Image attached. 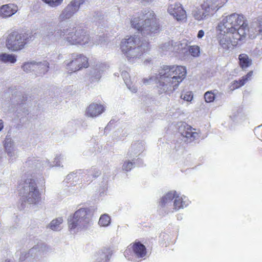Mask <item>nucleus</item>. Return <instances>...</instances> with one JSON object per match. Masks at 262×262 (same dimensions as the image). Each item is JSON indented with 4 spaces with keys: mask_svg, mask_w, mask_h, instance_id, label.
I'll return each instance as SVG.
<instances>
[{
    "mask_svg": "<svg viewBox=\"0 0 262 262\" xmlns=\"http://www.w3.org/2000/svg\"><path fill=\"white\" fill-rule=\"evenodd\" d=\"M186 75V69L184 67L163 66L158 75L143 78L142 81L145 84L155 81L159 94L170 95L178 89Z\"/></svg>",
    "mask_w": 262,
    "mask_h": 262,
    "instance_id": "nucleus-1",
    "label": "nucleus"
},
{
    "mask_svg": "<svg viewBox=\"0 0 262 262\" xmlns=\"http://www.w3.org/2000/svg\"><path fill=\"white\" fill-rule=\"evenodd\" d=\"M55 36L56 40L62 45H79L91 47L101 43L102 41L100 36L91 37L85 29L72 26L58 29Z\"/></svg>",
    "mask_w": 262,
    "mask_h": 262,
    "instance_id": "nucleus-2",
    "label": "nucleus"
},
{
    "mask_svg": "<svg viewBox=\"0 0 262 262\" xmlns=\"http://www.w3.org/2000/svg\"><path fill=\"white\" fill-rule=\"evenodd\" d=\"M133 28L137 30L144 37H151L157 33L159 28L154 11L145 10L138 16L130 20Z\"/></svg>",
    "mask_w": 262,
    "mask_h": 262,
    "instance_id": "nucleus-3",
    "label": "nucleus"
},
{
    "mask_svg": "<svg viewBox=\"0 0 262 262\" xmlns=\"http://www.w3.org/2000/svg\"><path fill=\"white\" fill-rule=\"evenodd\" d=\"M120 49L128 60L139 58L149 49L147 41L141 40L136 36L125 38L121 41Z\"/></svg>",
    "mask_w": 262,
    "mask_h": 262,
    "instance_id": "nucleus-4",
    "label": "nucleus"
},
{
    "mask_svg": "<svg viewBox=\"0 0 262 262\" xmlns=\"http://www.w3.org/2000/svg\"><path fill=\"white\" fill-rule=\"evenodd\" d=\"M68 224L71 232L77 233L89 229L92 224L89 209L87 208L79 209L69 217Z\"/></svg>",
    "mask_w": 262,
    "mask_h": 262,
    "instance_id": "nucleus-5",
    "label": "nucleus"
},
{
    "mask_svg": "<svg viewBox=\"0 0 262 262\" xmlns=\"http://www.w3.org/2000/svg\"><path fill=\"white\" fill-rule=\"evenodd\" d=\"M247 26V24L243 15L234 13L223 18L219 24L217 29L223 33H234L243 28L245 31V38L247 35L246 32Z\"/></svg>",
    "mask_w": 262,
    "mask_h": 262,
    "instance_id": "nucleus-6",
    "label": "nucleus"
},
{
    "mask_svg": "<svg viewBox=\"0 0 262 262\" xmlns=\"http://www.w3.org/2000/svg\"><path fill=\"white\" fill-rule=\"evenodd\" d=\"M18 191L22 199L29 204H36L40 200V194L35 181L30 178L20 182Z\"/></svg>",
    "mask_w": 262,
    "mask_h": 262,
    "instance_id": "nucleus-7",
    "label": "nucleus"
},
{
    "mask_svg": "<svg viewBox=\"0 0 262 262\" xmlns=\"http://www.w3.org/2000/svg\"><path fill=\"white\" fill-rule=\"evenodd\" d=\"M33 39L34 36L31 32L20 33L13 31L6 37V47L12 51H18L23 49L27 43Z\"/></svg>",
    "mask_w": 262,
    "mask_h": 262,
    "instance_id": "nucleus-8",
    "label": "nucleus"
},
{
    "mask_svg": "<svg viewBox=\"0 0 262 262\" xmlns=\"http://www.w3.org/2000/svg\"><path fill=\"white\" fill-rule=\"evenodd\" d=\"M244 31V29L242 28L234 33L221 32L219 37L220 46L226 50L236 46L240 43V41L245 40Z\"/></svg>",
    "mask_w": 262,
    "mask_h": 262,
    "instance_id": "nucleus-9",
    "label": "nucleus"
},
{
    "mask_svg": "<svg viewBox=\"0 0 262 262\" xmlns=\"http://www.w3.org/2000/svg\"><path fill=\"white\" fill-rule=\"evenodd\" d=\"M64 63L66 69L71 72H75L89 67L88 58L83 54L77 53L70 54Z\"/></svg>",
    "mask_w": 262,
    "mask_h": 262,
    "instance_id": "nucleus-10",
    "label": "nucleus"
},
{
    "mask_svg": "<svg viewBox=\"0 0 262 262\" xmlns=\"http://www.w3.org/2000/svg\"><path fill=\"white\" fill-rule=\"evenodd\" d=\"M179 132L182 136V140L186 143H191L199 137L196 129L186 124H182L179 127Z\"/></svg>",
    "mask_w": 262,
    "mask_h": 262,
    "instance_id": "nucleus-11",
    "label": "nucleus"
},
{
    "mask_svg": "<svg viewBox=\"0 0 262 262\" xmlns=\"http://www.w3.org/2000/svg\"><path fill=\"white\" fill-rule=\"evenodd\" d=\"M246 37L241 43L245 41L248 37L250 39H254L257 35H259L262 38V18H258L257 20L253 21L251 24L250 27L248 28V26L246 28Z\"/></svg>",
    "mask_w": 262,
    "mask_h": 262,
    "instance_id": "nucleus-12",
    "label": "nucleus"
},
{
    "mask_svg": "<svg viewBox=\"0 0 262 262\" xmlns=\"http://www.w3.org/2000/svg\"><path fill=\"white\" fill-rule=\"evenodd\" d=\"M167 11L177 21H182L186 19V12L179 3L170 5L168 7Z\"/></svg>",
    "mask_w": 262,
    "mask_h": 262,
    "instance_id": "nucleus-13",
    "label": "nucleus"
},
{
    "mask_svg": "<svg viewBox=\"0 0 262 262\" xmlns=\"http://www.w3.org/2000/svg\"><path fill=\"white\" fill-rule=\"evenodd\" d=\"M176 195V191H171L165 194L160 202V205L167 213H171L170 207H172L173 201Z\"/></svg>",
    "mask_w": 262,
    "mask_h": 262,
    "instance_id": "nucleus-14",
    "label": "nucleus"
},
{
    "mask_svg": "<svg viewBox=\"0 0 262 262\" xmlns=\"http://www.w3.org/2000/svg\"><path fill=\"white\" fill-rule=\"evenodd\" d=\"M104 111L105 108L103 105L92 103L87 107L85 115L88 117L95 118L101 115Z\"/></svg>",
    "mask_w": 262,
    "mask_h": 262,
    "instance_id": "nucleus-15",
    "label": "nucleus"
},
{
    "mask_svg": "<svg viewBox=\"0 0 262 262\" xmlns=\"http://www.w3.org/2000/svg\"><path fill=\"white\" fill-rule=\"evenodd\" d=\"M105 69V66L102 63L97 64L91 68L89 74V80L91 82H98Z\"/></svg>",
    "mask_w": 262,
    "mask_h": 262,
    "instance_id": "nucleus-16",
    "label": "nucleus"
},
{
    "mask_svg": "<svg viewBox=\"0 0 262 262\" xmlns=\"http://www.w3.org/2000/svg\"><path fill=\"white\" fill-rule=\"evenodd\" d=\"M173 200L172 207H170L171 213L177 211L181 209H183L189 204V201L187 198L185 196H179L177 192Z\"/></svg>",
    "mask_w": 262,
    "mask_h": 262,
    "instance_id": "nucleus-17",
    "label": "nucleus"
},
{
    "mask_svg": "<svg viewBox=\"0 0 262 262\" xmlns=\"http://www.w3.org/2000/svg\"><path fill=\"white\" fill-rule=\"evenodd\" d=\"M17 11L18 7L14 4L4 5L0 7V17L8 18L15 14Z\"/></svg>",
    "mask_w": 262,
    "mask_h": 262,
    "instance_id": "nucleus-18",
    "label": "nucleus"
},
{
    "mask_svg": "<svg viewBox=\"0 0 262 262\" xmlns=\"http://www.w3.org/2000/svg\"><path fill=\"white\" fill-rule=\"evenodd\" d=\"M82 173L84 182H91L93 178H96L101 174V171L95 167H91L89 169H79L78 172Z\"/></svg>",
    "mask_w": 262,
    "mask_h": 262,
    "instance_id": "nucleus-19",
    "label": "nucleus"
},
{
    "mask_svg": "<svg viewBox=\"0 0 262 262\" xmlns=\"http://www.w3.org/2000/svg\"><path fill=\"white\" fill-rule=\"evenodd\" d=\"M144 145L142 142H135L132 144L127 152V157L133 160L135 157H137L144 150Z\"/></svg>",
    "mask_w": 262,
    "mask_h": 262,
    "instance_id": "nucleus-20",
    "label": "nucleus"
},
{
    "mask_svg": "<svg viewBox=\"0 0 262 262\" xmlns=\"http://www.w3.org/2000/svg\"><path fill=\"white\" fill-rule=\"evenodd\" d=\"M112 254L113 250L110 248H104L99 252L94 262H109Z\"/></svg>",
    "mask_w": 262,
    "mask_h": 262,
    "instance_id": "nucleus-21",
    "label": "nucleus"
},
{
    "mask_svg": "<svg viewBox=\"0 0 262 262\" xmlns=\"http://www.w3.org/2000/svg\"><path fill=\"white\" fill-rule=\"evenodd\" d=\"M85 2L86 0H72L66 7L74 16L79 11L80 7Z\"/></svg>",
    "mask_w": 262,
    "mask_h": 262,
    "instance_id": "nucleus-22",
    "label": "nucleus"
},
{
    "mask_svg": "<svg viewBox=\"0 0 262 262\" xmlns=\"http://www.w3.org/2000/svg\"><path fill=\"white\" fill-rule=\"evenodd\" d=\"M41 252L39 249V246L37 245L30 249L28 252H23L20 256V259L24 260L30 257H34L40 255Z\"/></svg>",
    "mask_w": 262,
    "mask_h": 262,
    "instance_id": "nucleus-23",
    "label": "nucleus"
},
{
    "mask_svg": "<svg viewBox=\"0 0 262 262\" xmlns=\"http://www.w3.org/2000/svg\"><path fill=\"white\" fill-rule=\"evenodd\" d=\"M135 256L137 258H143L146 254L145 247L140 243H136L132 247Z\"/></svg>",
    "mask_w": 262,
    "mask_h": 262,
    "instance_id": "nucleus-24",
    "label": "nucleus"
},
{
    "mask_svg": "<svg viewBox=\"0 0 262 262\" xmlns=\"http://www.w3.org/2000/svg\"><path fill=\"white\" fill-rule=\"evenodd\" d=\"M49 69V64L47 61L36 62L35 72L36 75L41 76L45 75Z\"/></svg>",
    "mask_w": 262,
    "mask_h": 262,
    "instance_id": "nucleus-25",
    "label": "nucleus"
},
{
    "mask_svg": "<svg viewBox=\"0 0 262 262\" xmlns=\"http://www.w3.org/2000/svg\"><path fill=\"white\" fill-rule=\"evenodd\" d=\"M192 15L194 18L198 20H201L206 18V16L211 15L208 12H207L205 8H203V4L201 8H195L192 11Z\"/></svg>",
    "mask_w": 262,
    "mask_h": 262,
    "instance_id": "nucleus-26",
    "label": "nucleus"
},
{
    "mask_svg": "<svg viewBox=\"0 0 262 262\" xmlns=\"http://www.w3.org/2000/svg\"><path fill=\"white\" fill-rule=\"evenodd\" d=\"M25 166L30 170L41 169V161L35 158H30L25 163Z\"/></svg>",
    "mask_w": 262,
    "mask_h": 262,
    "instance_id": "nucleus-27",
    "label": "nucleus"
},
{
    "mask_svg": "<svg viewBox=\"0 0 262 262\" xmlns=\"http://www.w3.org/2000/svg\"><path fill=\"white\" fill-rule=\"evenodd\" d=\"M203 7L210 15H213L218 10L216 3L213 0H207L203 4Z\"/></svg>",
    "mask_w": 262,
    "mask_h": 262,
    "instance_id": "nucleus-28",
    "label": "nucleus"
},
{
    "mask_svg": "<svg viewBox=\"0 0 262 262\" xmlns=\"http://www.w3.org/2000/svg\"><path fill=\"white\" fill-rule=\"evenodd\" d=\"M239 63L241 68L244 70L248 68L252 64V60L246 54H241L238 56Z\"/></svg>",
    "mask_w": 262,
    "mask_h": 262,
    "instance_id": "nucleus-29",
    "label": "nucleus"
},
{
    "mask_svg": "<svg viewBox=\"0 0 262 262\" xmlns=\"http://www.w3.org/2000/svg\"><path fill=\"white\" fill-rule=\"evenodd\" d=\"M253 75V71H250L246 76H243L242 78L238 81H235L233 83V88L237 89L244 85L247 81L251 79Z\"/></svg>",
    "mask_w": 262,
    "mask_h": 262,
    "instance_id": "nucleus-30",
    "label": "nucleus"
},
{
    "mask_svg": "<svg viewBox=\"0 0 262 262\" xmlns=\"http://www.w3.org/2000/svg\"><path fill=\"white\" fill-rule=\"evenodd\" d=\"M74 16L65 7L61 11L58 16V20L59 23H62L67 20L70 19Z\"/></svg>",
    "mask_w": 262,
    "mask_h": 262,
    "instance_id": "nucleus-31",
    "label": "nucleus"
},
{
    "mask_svg": "<svg viewBox=\"0 0 262 262\" xmlns=\"http://www.w3.org/2000/svg\"><path fill=\"white\" fill-rule=\"evenodd\" d=\"M159 49L160 51L164 55H167L170 52H173L174 51V49L173 47L172 41H169L160 45Z\"/></svg>",
    "mask_w": 262,
    "mask_h": 262,
    "instance_id": "nucleus-32",
    "label": "nucleus"
},
{
    "mask_svg": "<svg viewBox=\"0 0 262 262\" xmlns=\"http://www.w3.org/2000/svg\"><path fill=\"white\" fill-rule=\"evenodd\" d=\"M0 60L6 63H14L16 61V56L14 54L2 53L0 55Z\"/></svg>",
    "mask_w": 262,
    "mask_h": 262,
    "instance_id": "nucleus-33",
    "label": "nucleus"
},
{
    "mask_svg": "<svg viewBox=\"0 0 262 262\" xmlns=\"http://www.w3.org/2000/svg\"><path fill=\"white\" fill-rule=\"evenodd\" d=\"M63 222V219L62 217H58L55 220H52L50 225V228L54 231H58L61 229L60 225Z\"/></svg>",
    "mask_w": 262,
    "mask_h": 262,
    "instance_id": "nucleus-34",
    "label": "nucleus"
},
{
    "mask_svg": "<svg viewBox=\"0 0 262 262\" xmlns=\"http://www.w3.org/2000/svg\"><path fill=\"white\" fill-rule=\"evenodd\" d=\"M36 61H33L31 62H27L24 63L22 66L21 69L24 71L28 73L31 71L35 72V71Z\"/></svg>",
    "mask_w": 262,
    "mask_h": 262,
    "instance_id": "nucleus-35",
    "label": "nucleus"
},
{
    "mask_svg": "<svg viewBox=\"0 0 262 262\" xmlns=\"http://www.w3.org/2000/svg\"><path fill=\"white\" fill-rule=\"evenodd\" d=\"M111 217L107 214L101 215L98 224L101 227H107L111 224Z\"/></svg>",
    "mask_w": 262,
    "mask_h": 262,
    "instance_id": "nucleus-36",
    "label": "nucleus"
},
{
    "mask_svg": "<svg viewBox=\"0 0 262 262\" xmlns=\"http://www.w3.org/2000/svg\"><path fill=\"white\" fill-rule=\"evenodd\" d=\"M14 142L10 136H7L4 141V146L5 149L14 148Z\"/></svg>",
    "mask_w": 262,
    "mask_h": 262,
    "instance_id": "nucleus-37",
    "label": "nucleus"
},
{
    "mask_svg": "<svg viewBox=\"0 0 262 262\" xmlns=\"http://www.w3.org/2000/svg\"><path fill=\"white\" fill-rule=\"evenodd\" d=\"M5 151L7 153L9 161H12L18 157L15 148L6 149Z\"/></svg>",
    "mask_w": 262,
    "mask_h": 262,
    "instance_id": "nucleus-38",
    "label": "nucleus"
},
{
    "mask_svg": "<svg viewBox=\"0 0 262 262\" xmlns=\"http://www.w3.org/2000/svg\"><path fill=\"white\" fill-rule=\"evenodd\" d=\"M52 7H56L61 4L63 0H42Z\"/></svg>",
    "mask_w": 262,
    "mask_h": 262,
    "instance_id": "nucleus-39",
    "label": "nucleus"
},
{
    "mask_svg": "<svg viewBox=\"0 0 262 262\" xmlns=\"http://www.w3.org/2000/svg\"><path fill=\"white\" fill-rule=\"evenodd\" d=\"M215 95L212 91H208L204 94V98L206 102H211L215 99Z\"/></svg>",
    "mask_w": 262,
    "mask_h": 262,
    "instance_id": "nucleus-40",
    "label": "nucleus"
},
{
    "mask_svg": "<svg viewBox=\"0 0 262 262\" xmlns=\"http://www.w3.org/2000/svg\"><path fill=\"white\" fill-rule=\"evenodd\" d=\"M133 163L129 160H125L122 165V170L125 171H130L133 167Z\"/></svg>",
    "mask_w": 262,
    "mask_h": 262,
    "instance_id": "nucleus-41",
    "label": "nucleus"
},
{
    "mask_svg": "<svg viewBox=\"0 0 262 262\" xmlns=\"http://www.w3.org/2000/svg\"><path fill=\"white\" fill-rule=\"evenodd\" d=\"M189 52L193 57H197L200 54V48L198 46H192L189 48Z\"/></svg>",
    "mask_w": 262,
    "mask_h": 262,
    "instance_id": "nucleus-42",
    "label": "nucleus"
},
{
    "mask_svg": "<svg viewBox=\"0 0 262 262\" xmlns=\"http://www.w3.org/2000/svg\"><path fill=\"white\" fill-rule=\"evenodd\" d=\"M79 171V170L72 172V173L69 174L67 177V179L68 180H70L72 179H74L77 178L78 179H79L80 177L83 178V176H82V173H79L78 172Z\"/></svg>",
    "mask_w": 262,
    "mask_h": 262,
    "instance_id": "nucleus-43",
    "label": "nucleus"
},
{
    "mask_svg": "<svg viewBox=\"0 0 262 262\" xmlns=\"http://www.w3.org/2000/svg\"><path fill=\"white\" fill-rule=\"evenodd\" d=\"M181 99L187 101H190L192 99L193 95L191 92H187L186 93H182L181 95Z\"/></svg>",
    "mask_w": 262,
    "mask_h": 262,
    "instance_id": "nucleus-44",
    "label": "nucleus"
},
{
    "mask_svg": "<svg viewBox=\"0 0 262 262\" xmlns=\"http://www.w3.org/2000/svg\"><path fill=\"white\" fill-rule=\"evenodd\" d=\"M121 76L126 85H129V83L130 82V81L129 74L128 73V72H127L126 71H122L121 73Z\"/></svg>",
    "mask_w": 262,
    "mask_h": 262,
    "instance_id": "nucleus-45",
    "label": "nucleus"
},
{
    "mask_svg": "<svg viewBox=\"0 0 262 262\" xmlns=\"http://www.w3.org/2000/svg\"><path fill=\"white\" fill-rule=\"evenodd\" d=\"M41 169L43 168H50L54 166L53 164H52L49 160L46 159L43 161H41Z\"/></svg>",
    "mask_w": 262,
    "mask_h": 262,
    "instance_id": "nucleus-46",
    "label": "nucleus"
},
{
    "mask_svg": "<svg viewBox=\"0 0 262 262\" xmlns=\"http://www.w3.org/2000/svg\"><path fill=\"white\" fill-rule=\"evenodd\" d=\"M63 156L61 155H56L54 158V161L53 162L54 166H60V160L63 159Z\"/></svg>",
    "mask_w": 262,
    "mask_h": 262,
    "instance_id": "nucleus-47",
    "label": "nucleus"
},
{
    "mask_svg": "<svg viewBox=\"0 0 262 262\" xmlns=\"http://www.w3.org/2000/svg\"><path fill=\"white\" fill-rule=\"evenodd\" d=\"M216 3L217 9L224 6L228 1V0H213Z\"/></svg>",
    "mask_w": 262,
    "mask_h": 262,
    "instance_id": "nucleus-48",
    "label": "nucleus"
},
{
    "mask_svg": "<svg viewBox=\"0 0 262 262\" xmlns=\"http://www.w3.org/2000/svg\"><path fill=\"white\" fill-rule=\"evenodd\" d=\"M128 89H129L132 92L136 93L137 91V88L136 86H135L134 85L132 86V83H129V85H126Z\"/></svg>",
    "mask_w": 262,
    "mask_h": 262,
    "instance_id": "nucleus-49",
    "label": "nucleus"
},
{
    "mask_svg": "<svg viewBox=\"0 0 262 262\" xmlns=\"http://www.w3.org/2000/svg\"><path fill=\"white\" fill-rule=\"evenodd\" d=\"M204 35V32L202 30H201L199 31L198 33V37L199 38H202L203 36Z\"/></svg>",
    "mask_w": 262,
    "mask_h": 262,
    "instance_id": "nucleus-50",
    "label": "nucleus"
},
{
    "mask_svg": "<svg viewBox=\"0 0 262 262\" xmlns=\"http://www.w3.org/2000/svg\"><path fill=\"white\" fill-rule=\"evenodd\" d=\"M4 128V122L2 119H0V132Z\"/></svg>",
    "mask_w": 262,
    "mask_h": 262,
    "instance_id": "nucleus-51",
    "label": "nucleus"
},
{
    "mask_svg": "<svg viewBox=\"0 0 262 262\" xmlns=\"http://www.w3.org/2000/svg\"><path fill=\"white\" fill-rule=\"evenodd\" d=\"M254 54H256L258 56H260L262 54V52H260L259 50L257 51L255 50L254 51Z\"/></svg>",
    "mask_w": 262,
    "mask_h": 262,
    "instance_id": "nucleus-52",
    "label": "nucleus"
},
{
    "mask_svg": "<svg viewBox=\"0 0 262 262\" xmlns=\"http://www.w3.org/2000/svg\"><path fill=\"white\" fill-rule=\"evenodd\" d=\"M256 132H261V137L262 138V128L261 126H258L256 129Z\"/></svg>",
    "mask_w": 262,
    "mask_h": 262,
    "instance_id": "nucleus-53",
    "label": "nucleus"
},
{
    "mask_svg": "<svg viewBox=\"0 0 262 262\" xmlns=\"http://www.w3.org/2000/svg\"><path fill=\"white\" fill-rule=\"evenodd\" d=\"M14 228L13 227H11L9 229L10 232H13L14 231Z\"/></svg>",
    "mask_w": 262,
    "mask_h": 262,
    "instance_id": "nucleus-54",
    "label": "nucleus"
},
{
    "mask_svg": "<svg viewBox=\"0 0 262 262\" xmlns=\"http://www.w3.org/2000/svg\"><path fill=\"white\" fill-rule=\"evenodd\" d=\"M79 178H80L81 179L83 180V178H81V177H80ZM83 181H84V180H81V182H83Z\"/></svg>",
    "mask_w": 262,
    "mask_h": 262,
    "instance_id": "nucleus-55",
    "label": "nucleus"
}]
</instances>
